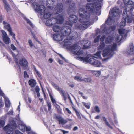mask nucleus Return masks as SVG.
Masks as SVG:
<instances>
[{
    "label": "nucleus",
    "instance_id": "nucleus-18",
    "mask_svg": "<svg viewBox=\"0 0 134 134\" xmlns=\"http://www.w3.org/2000/svg\"><path fill=\"white\" fill-rule=\"evenodd\" d=\"M115 27L114 26H111L109 27H105L102 30L103 32H106L109 31L110 32L113 31L115 29Z\"/></svg>",
    "mask_w": 134,
    "mask_h": 134
},
{
    "label": "nucleus",
    "instance_id": "nucleus-51",
    "mask_svg": "<svg viewBox=\"0 0 134 134\" xmlns=\"http://www.w3.org/2000/svg\"><path fill=\"white\" fill-rule=\"evenodd\" d=\"M11 48L13 50H15L16 49V48L15 46L12 44L11 45Z\"/></svg>",
    "mask_w": 134,
    "mask_h": 134
},
{
    "label": "nucleus",
    "instance_id": "nucleus-22",
    "mask_svg": "<svg viewBox=\"0 0 134 134\" xmlns=\"http://www.w3.org/2000/svg\"><path fill=\"white\" fill-rule=\"evenodd\" d=\"M113 40V38L110 36H108L106 39L105 43L106 44H111Z\"/></svg>",
    "mask_w": 134,
    "mask_h": 134
},
{
    "label": "nucleus",
    "instance_id": "nucleus-52",
    "mask_svg": "<svg viewBox=\"0 0 134 134\" xmlns=\"http://www.w3.org/2000/svg\"><path fill=\"white\" fill-rule=\"evenodd\" d=\"M24 77L25 78L26 77H27V78L29 77V76L28 75V74L27 72L26 71H25L24 72Z\"/></svg>",
    "mask_w": 134,
    "mask_h": 134
},
{
    "label": "nucleus",
    "instance_id": "nucleus-64",
    "mask_svg": "<svg viewBox=\"0 0 134 134\" xmlns=\"http://www.w3.org/2000/svg\"><path fill=\"white\" fill-rule=\"evenodd\" d=\"M78 129V127L77 126H75L73 129V130L74 131H75Z\"/></svg>",
    "mask_w": 134,
    "mask_h": 134
},
{
    "label": "nucleus",
    "instance_id": "nucleus-12",
    "mask_svg": "<svg viewBox=\"0 0 134 134\" xmlns=\"http://www.w3.org/2000/svg\"><path fill=\"white\" fill-rule=\"evenodd\" d=\"M81 44L83 46V49H86L90 48L91 44V42L86 40H82L81 42Z\"/></svg>",
    "mask_w": 134,
    "mask_h": 134
},
{
    "label": "nucleus",
    "instance_id": "nucleus-48",
    "mask_svg": "<svg viewBox=\"0 0 134 134\" xmlns=\"http://www.w3.org/2000/svg\"><path fill=\"white\" fill-rule=\"evenodd\" d=\"M10 127V125H7L3 127V129L5 131L7 130Z\"/></svg>",
    "mask_w": 134,
    "mask_h": 134
},
{
    "label": "nucleus",
    "instance_id": "nucleus-17",
    "mask_svg": "<svg viewBox=\"0 0 134 134\" xmlns=\"http://www.w3.org/2000/svg\"><path fill=\"white\" fill-rule=\"evenodd\" d=\"M3 25H4V29L7 30L9 32L12 31V28L9 24L5 21H3Z\"/></svg>",
    "mask_w": 134,
    "mask_h": 134
},
{
    "label": "nucleus",
    "instance_id": "nucleus-57",
    "mask_svg": "<svg viewBox=\"0 0 134 134\" xmlns=\"http://www.w3.org/2000/svg\"><path fill=\"white\" fill-rule=\"evenodd\" d=\"M4 106V103L2 102V100L0 99V108L3 107Z\"/></svg>",
    "mask_w": 134,
    "mask_h": 134
},
{
    "label": "nucleus",
    "instance_id": "nucleus-47",
    "mask_svg": "<svg viewBox=\"0 0 134 134\" xmlns=\"http://www.w3.org/2000/svg\"><path fill=\"white\" fill-rule=\"evenodd\" d=\"M5 125L4 121L3 120L0 121V128L3 127Z\"/></svg>",
    "mask_w": 134,
    "mask_h": 134
},
{
    "label": "nucleus",
    "instance_id": "nucleus-20",
    "mask_svg": "<svg viewBox=\"0 0 134 134\" xmlns=\"http://www.w3.org/2000/svg\"><path fill=\"white\" fill-rule=\"evenodd\" d=\"M29 85L32 87H34L36 85V82L35 80L34 79H31L28 81Z\"/></svg>",
    "mask_w": 134,
    "mask_h": 134
},
{
    "label": "nucleus",
    "instance_id": "nucleus-34",
    "mask_svg": "<svg viewBox=\"0 0 134 134\" xmlns=\"http://www.w3.org/2000/svg\"><path fill=\"white\" fill-rule=\"evenodd\" d=\"M34 68L35 72L37 74V75L38 76V77L40 79H42V78L41 74L36 69L35 67H34Z\"/></svg>",
    "mask_w": 134,
    "mask_h": 134
},
{
    "label": "nucleus",
    "instance_id": "nucleus-56",
    "mask_svg": "<svg viewBox=\"0 0 134 134\" xmlns=\"http://www.w3.org/2000/svg\"><path fill=\"white\" fill-rule=\"evenodd\" d=\"M68 98H69V101H70V102L71 103V105H72V106L74 107V104H73V103L72 102V101L71 99V98H70V97L69 96L68 97Z\"/></svg>",
    "mask_w": 134,
    "mask_h": 134
},
{
    "label": "nucleus",
    "instance_id": "nucleus-30",
    "mask_svg": "<svg viewBox=\"0 0 134 134\" xmlns=\"http://www.w3.org/2000/svg\"><path fill=\"white\" fill-rule=\"evenodd\" d=\"M126 22L125 21H122L120 23L119 26L121 28H123L126 25Z\"/></svg>",
    "mask_w": 134,
    "mask_h": 134
},
{
    "label": "nucleus",
    "instance_id": "nucleus-5",
    "mask_svg": "<svg viewBox=\"0 0 134 134\" xmlns=\"http://www.w3.org/2000/svg\"><path fill=\"white\" fill-rule=\"evenodd\" d=\"M125 4L126 5L125 11L127 12L129 14L134 16V2L129 0Z\"/></svg>",
    "mask_w": 134,
    "mask_h": 134
},
{
    "label": "nucleus",
    "instance_id": "nucleus-16",
    "mask_svg": "<svg viewBox=\"0 0 134 134\" xmlns=\"http://www.w3.org/2000/svg\"><path fill=\"white\" fill-rule=\"evenodd\" d=\"M111 12L112 15L114 17H116L119 14V10L117 7H115L112 8Z\"/></svg>",
    "mask_w": 134,
    "mask_h": 134
},
{
    "label": "nucleus",
    "instance_id": "nucleus-6",
    "mask_svg": "<svg viewBox=\"0 0 134 134\" xmlns=\"http://www.w3.org/2000/svg\"><path fill=\"white\" fill-rule=\"evenodd\" d=\"M114 51H103L102 55L103 57L105 58L102 59V62H107L111 59L115 54Z\"/></svg>",
    "mask_w": 134,
    "mask_h": 134
},
{
    "label": "nucleus",
    "instance_id": "nucleus-38",
    "mask_svg": "<svg viewBox=\"0 0 134 134\" xmlns=\"http://www.w3.org/2000/svg\"><path fill=\"white\" fill-rule=\"evenodd\" d=\"M100 37V35H99L97 36L94 39V43H96L98 42H99Z\"/></svg>",
    "mask_w": 134,
    "mask_h": 134
},
{
    "label": "nucleus",
    "instance_id": "nucleus-54",
    "mask_svg": "<svg viewBox=\"0 0 134 134\" xmlns=\"http://www.w3.org/2000/svg\"><path fill=\"white\" fill-rule=\"evenodd\" d=\"M28 42L30 46L31 47L33 46V44L31 40H29L28 41Z\"/></svg>",
    "mask_w": 134,
    "mask_h": 134
},
{
    "label": "nucleus",
    "instance_id": "nucleus-41",
    "mask_svg": "<svg viewBox=\"0 0 134 134\" xmlns=\"http://www.w3.org/2000/svg\"><path fill=\"white\" fill-rule=\"evenodd\" d=\"M9 33V34L12 36V38L14 40H16V37H15V34L14 33H13L12 31H11V32H10Z\"/></svg>",
    "mask_w": 134,
    "mask_h": 134
},
{
    "label": "nucleus",
    "instance_id": "nucleus-26",
    "mask_svg": "<svg viewBox=\"0 0 134 134\" xmlns=\"http://www.w3.org/2000/svg\"><path fill=\"white\" fill-rule=\"evenodd\" d=\"M101 52V51H98V52L94 54V56L93 57L97 58H101L100 55Z\"/></svg>",
    "mask_w": 134,
    "mask_h": 134
},
{
    "label": "nucleus",
    "instance_id": "nucleus-40",
    "mask_svg": "<svg viewBox=\"0 0 134 134\" xmlns=\"http://www.w3.org/2000/svg\"><path fill=\"white\" fill-rule=\"evenodd\" d=\"M48 108V110L49 111H50L51 109V103L48 102L47 101L46 102Z\"/></svg>",
    "mask_w": 134,
    "mask_h": 134
},
{
    "label": "nucleus",
    "instance_id": "nucleus-58",
    "mask_svg": "<svg viewBox=\"0 0 134 134\" xmlns=\"http://www.w3.org/2000/svg\"><path fill=\"white\" fill-rule=\"evenodd\" d=\"M26 130V131H30L31 130V129L30 127H28L26 126H25Z\"/></svg>",
    "mask_w": 134,
    "mask_h": 134
},
{
    "label": "nucleus",
    "instance_id": "nucleus-37",
    "mask_svg": "<svg viewBox=\"0 0 134 134\" xmlns=\"http://www.w3.org/2000/svg\"><path fill=\"white\" fill-rule=\"evenodd\" d=\"M4 7L5 9H6L7 12H8V11H9L10 9L9 7V4H8L5 3V5H4Z\"/></svg>",
    "mask_w": 134,
    "mask_h": 134
},
{
    "label": "nucleus",
    "instance_id": "nucleus-32",
    "mask_svg": "<svg viewBox=\"0 0 134 134\" xmlns=\"http://www.w3.org/2000/svg\"><path fill=\"white\" fill-rule=\"evenodd\" d=\"M117 48V45L116 43H114L111 47V50L110 49H105L104 50H116V49Z\"/></svg>",
    "mask_w": 134,
    "mask_h": 134
},
{
    "label": "nucleus",
    "instance_id": "nucleus-60",
    "mask_svg": "<svg viewBox=\"0 0 134 134\" xmlns=\"http://www.w3.org/2000/svg\"><path fill=\"white\" fill-rule=\"evenodd\" d=\"M3 19V18L2 17V15H1L0 16V23L2 22Z\"/></svg>",
    "mask_w": 134,
    "mask_h": 134
},
{
    "label": "nucleus",
    "instance_id": "nucleus-7",
    "mask_svg": "<svg viewBox=\"0 0 134 134\" xmlns=\"http://www.w3.org/2000/svg\"><path fill=\"white\" fill-rule=\"evenodd\" d=\"M131 16H132L129 14L127 12L124 10L122 17L124 20L126 22L127 21V23H131L132 22L133 19Z\"/></svg>",
    "mask_w": 134,
    "mask_h": 134
},
{
    "label": "nucleus",
    "instance_id": "nucleus-35",
    "mask_svg": "<svg viewBox=\"0 0 134 134\" xmlns=\"http://www.w3.org/2000/svg\"><path fill=\"white\" fill-rule=\"evenodd\" d=\"M91 81L92 79L90 78H85L82 79V81H84L86 82H90Z\"/></svg>",
    "mask_w": 134,
    "mask_h": 134
},
{
    "label": "nucleus",
    "instance_id": "nucleus-21",
    "mask_svg": "<svg viewBox=\"0 0 134 134\" xmlns=\"http://www.w3.org/2000/svg\"><path fill=\"white\" fill-rule=\"evenodd\" d=\"M102 119L106 125L109 127L111 129H113V127H112L111 126V125L107 121L106 118L105 117H102Z\"/></svg>",
    "mask_w": 134,
    "mask_h": 134
},
{
    "label": "nucleus",
    "instance_id": "nucleus-25",
    "mask_svg": "<svg viewBox=\"0 0 134 134\" xmlns=\"http://www.w3.org/2000/svg\"><path fill=\"white\" fill-rule=\"evenodd\" d=\"M43 14V17L45 19H47L50 18L51 15V14L50 13V12H48L46 13L45 12H44Z\"/></svg>",
    "mask_w": 134,
    "mask_h": 134
},
{
    "label": "nucleus",
    "instance_id": "nucleus-3",
    "mask_svg": "<svg viewBox=\"0 0 134 134\" xmlns=\"http://www.w3.org/2000/svg\"><path fill=\"white\" fill-rule=\"evenodd\" d=\"M70 53L74 56H78L76 57L77 59L85 63H89L97 67H100L101 65L99 61L96 60L93 57H91V55L88 54L87 51H70Z\"/></svg>",
    "mask_w": 134,
    "mask_h": 134
},
{
    "label": "nucleus",
    "instance_id": "nucleus-13",
    "mask_svg": "<svg viewBox=\"0 0 134 134\" xmlns=\"http://www.w3.org/2000/svg\"><path fill=\"white\" fill-rule=\"evenodd\" d=\"M19 64L25 69H26L28 67V62L24 58H22L20 59L19 61Z\"/></svg>",
    "mask_w": 134,
    "mask_h": 134
},
{
    "label": "nucleus",
    "instance_id": "nucleus-45",
    "mask_svg": "<svg viewBox=\"0 0 134 134\" xmlns=\"http://www.w3.org/2000/svg\"><path fill=\"white\" fill-rule=\"evenodd\" d=\"M82 103L85 107L87 109H89L90 108V106L88 103H86L85 102H83Z\"/></svg>",
    "mask_w": 134,
    "mask_h": 134
},
{
    "label": "nucleus",
    "instance_id": "nucleus-39",
    "mask_svg": "<svg viewBox=\"0 0 134 134\" xmlns=\"http://www.w3.org/2000/svg\"><path fill=\"white\" fill-rule=\"evenodd\" d=\"M72 125V123H70L69 124L66 125L64 127V128L65 129H70L71 128V126Z\"/></svg>",
    "mask_w": 134,
    "mask_h": 134
},
{
    "label": "nucleus",
    "instance_id": "nucleus-27",
    "mask_svg": "<svg viewBox=\"0 0 134 134\" xmlns=\"http://www.w3.org/2000/svg\"><path fill=\"white\" fill-rule=\"evenodd\" d=\"M4 99L5 107L7 108L9 107L10 105V103L9 99L7 98H5Z\"/></svg>",
    "mask_w": 134,
    "mask_h": 134
},
{
    "label": "nucleus",
    "instance_id": "nucleus-55",
    "mask_svg": "<svg viewBox=\"0 0 134 134\" xmlns=\"http://www.w3.org/2000/svg\"><path fill=\"white\" fill-rule=\"evenodd\" d=\"M65 110L66 111V112L68 113L69 114H71L72 113L70 111L69 109L68 108H65Z\"/></svg>",
    "mask_w": 134,
    "mask_h": 134
},
{
    "label": "nucleus",
    "instance_id": "nucleus-44",
    "mask_svg": "<svg viewBox=\"0 0 134 134\" xmlns=\"http://www.w3.org/2000/svg\"><path fill=\"white\" fill-rule=\"evenodd\" d=\"M50 96L51 101L52 103L53 104H56V101L53 98L52 96L51 95H50Z\"/></svg>",
    "mask_w": 134,
    "mask_h": 134
},
{
    "label": "nucleus",
    "instance_id": "nucleus-1",
    "mask_svg": "<svg viewBox=\"0 0 134 134\" xmlns=\"http://www.w3.org/2000/svg\"><path fill=\"white\" fill-rule=\"evenodd\" d=\"M100 3H88L86 4V8L87 11L84 8H80L79 10L80 18L79 21L81 23L80 24H76L75 27L78 29L84 30L86 29L89 24V21L90 16V13H96L100 8Z\"/></svg>",
    "mask_w": 134,
    "mask_h": 134
},
{
    "label": "nucleus",
    "instance_id": "nucleus-8",
    "mask_svg": "<svg viewBox=\"0 0 134 134\" xmlns=\"http://www.w3.org/2000/svg\"><path fill=\"white\" fill-rule=\"evenodd\" d=\"M33 4L35 6H36V8L34 9L35 11L40 13L41 15L43 14V12H45L46 9L44 6L42 5H38L36 3H34Z\"/></svg>",
    "mask_w": 134,
    "mask_h": 134
},
{
    "label": "nucleus",
    "instance_id": "nucleus-50",
    "mask_svg": "<svg viewBox=\"0 0 134 134\" xmlns=\"http://www.w3.org/2000/svg\"><path fill=\"white\" fill-rule=\"evenodd\" d=\"M106 36L105 35H103L100 38V40L102 42H103Z\"/></svg>",
    "mask_w": 134,
    "mask_h": 134
},
{
    "label": "nucleus",
    "instance_id": "nucleus-36",
    "mask_svg": "<svg viewBox=\"0 0 134 134\" xmlns=\"http://www.w3.org/2000/svg\"><path fill=\"white\" fill-rule=\"evenodd\" d=\"M24 19L26 21L27 23L29 24L32 27V26L33 25V24L29 19L26 17L24 18Z\"/></svg>",
    "mask_w": 134,
    "mask_h": 134
},
{
    "label": "nucleus",
    "instance_id": "nucleus-11",
    "mask_svg": "<svg viewBox=\"0 0 134 134\" xmlns=\"http://www.w3.org/2000/svg\"><path fill=\"white\" fill-rule=\"evenodd\" d=\"M2 34V37L4 42L7 44H8L11 41L9 37L7 36L6 33L4 30L1 31Z\"/></svg>",
    "mask_w": 134,
    "mask_h": 134
},
{
    "label": "nucleus",
    "instance_id": "nucleus-61",
    "mask_svg": "<svg viewBox=\"0 0 134 134\" xmlns=\"http://www.w3.org/2000/svg\"><path fill=\"white\" fill-rule=\"evenodd\" d=\"M114 122L115 124L117 125L118 124V121L116 118H114Z\"/></svg>",
    "mask_w": 134,
    "mask_h": 134
},
{
    "label": "nucleus",
    "instance_id": "nucleus-9",
    "mask_svg": "<svg viewBox=\"0 0 134 134\" xmlns=\"http://www.w3.org/2000/svg\"><path fill=\"white\" fill-rule=\"evenodd\" d=\"M54 86L56 89L59 91L62 97L63 98V100L66 101L67 99L66 93L65 91L63 90L61 88L55 84L54 85Z\"/></svg>",
    "mask_w": 134,
    "mask_h": 134
},
{
    "label": "nucleus",
    "instance_id": "nucleus-23",
    "mask_svg": "<svg viewBox=\"0 0 134 134\" xmlns=\"http://www.w3.org/2000/svg\"><path fill=\"white\" fill-rule=\"evenodd\" d=\"M118 32L119 34L121 35L124 34L126 32L125 34V36L127 35V34L128 32V31L127 30H126L125 29H119L118 30Z\"/></svg>",
    "mask_w": 134,
    "mask_h": 134
},
{
    "label": "nucleus",
    "instance_id": "nucleus-46",
    "mask_svg": "<svg viewBox=\"0 0 134 134\" xmlns=\"http://www.w3.org/2000/svg\"><path fill=\"white\" fill-rule=\"evenodd\" d=\"M94 109L95 111L99 113L100 112V110L98 106H96L95 107Z\"/></svg>",
    "mask_w": 134,
    "mask_h": 134
},
{
    "label": "nucleus",
    "instance_id": "nucleus-14",
    "mask_svg": "<svg viewBox=\"0 0 134 134\" xmlns=\"http://www.w3.org/2000/svg\"><path fill=\"white\" fill-rule=\"evenodd\" d=\"M52 36L53 40L55 41H60L63 39V36L59 34H54Z\"/></svg>",
    "mask_w": 134,
    "mask_h": 134
},
{
    "label": "nucleus",
    "instance_id": "nucleus-15",
    "mask_svg": "<svg viewBox=\"0 0 134 134\" xmlns=\"http://www.w3.org/2000/svg\"><path fill=\"white\" fill-rule=\"evenodd\" d=\"M63 5L62 3H58L55 8V10L57 14H59L62 12L63 9Z\"/></svg>",
    "mask_w": 134,
    "mask_h": 134
},
{
    "label": "nucleus",
    "instance_id": "nucleus-28",
    "mask_svg": "<svg viewBox=\"0 0 134 134\" xmlns=\"http://www.w3.org/2000/svg\"><path fill=\"white\" fill-rule=\"evenodd\" d=\"M59 123L60 124H65L67 122V121L62 118L59 119Z\"/></svg>",
    "mask_w": 134,
    "mask_h": 134
},
{
    "label": "nucleus",
    "instance_id": "nucleus-53",
    "mask_svg": "<svg viewBox=\"0 0 134 134\" xmlns=\"http://www.w3.org/2000/svg\"><path fill=\"white\" fill-rule=\"evenodd\" d=\"M59 130H60L62 132L63 134H65L68 133V131H65L62 129H59Z\"/></svg>",
    "mask_w": 134,
    "mask_h": 134
},
{
    "label": "nucleus",
    "instance_id": "nucleus-33",
    "mask_svg": "<svg viewBox=\"0 0 134 134\" xmlns=\"http://www.w3.org/2000/svg\"><path fill=\"white\" fill-rule=\"evenodd\" d=\"M74 79L77 80V81L82 82V79L81 77L79 76H76L74 77Z\"/></svg>",
    "mask_w": 134,
    "mask_h": 134
},
{
    "label": "nucleus",
    "instance_id": "nucleus-49",
    "mask_svg": "<svg viewBox=\"0 0 134 134\" xmlns=\"http://www.w3.org/2000/svg\"><path fill=\"white\" fill-rule=\"evenodd\" d=\"M72 108L74 110L76 113L77 116L80 115L79 113L78 112L77 110L74 107L72 106Z\"/></svg>",
    "mask_w": 134,
    "mask_h": 134
},
{
    "label": "nucleus",
    "instance_id": "nucleus-63",
    "mask_svg": "<svg viewBox=\"0 0 134 134\" xmlns=\"http://www.w3.org/2000/svg\"><path fill=\"white\" fill-rule=\"evenodd\" d=\"M0 95L2 96H4V94L2 92V91L0 90Z\"/></svg>",
    "mask_w": 134,
    "mask_h": 134
},
{
    "label": "nucleus",
    "instance_id": "nucleus-31",
    "mask_svg": "<svg viewBox=\"0 0 134 134\" xmlns=\"http://www.w3.org/2000/svg\"><path fill=\"white\" fill-rule=\"evenodd\" d=\"M105 46V44L104 42L100 43V45L98 47V49H103L104 48Z\"/></svg>",
    "mask_w": 134,
    "mask_h": 134
},
{
    "label": "nucleus",
    "instance_id": "nucleus-19",
    "mask_svg": "<svg viewBox=\"0 0 134 134\" xmlns=\"http://www.w3.org/2000/svg\"><path fill=\"white\" fill-rule=\"evenodd\" d=\"M53 30L55 32H59L62 31L63 30L62 29L59 25H55L53 27Z\"/></svg>",
    "mask_w": 134,
    "mask_h": 134
},
{
    "label": "nucleus",
    "instance_id": "nucleus-42",
    "mask_svg": "<svg viewBox=\"0 0 134 134\" xmlns=\"http://www.w3.org/2000/svg\"><path fill=\"white\" fill-rule=\"evenodd\" d=\"M13 131V129L11 127L6 131L7 133L8 134H10L12 133Z\"/></svg>",
    "mask_w": 134,
    "mask_h": 134
},
{
    "label": "nucleus",
    "instance_id": "nucleus-4",
    "mask_svg": "<svg viewBox=\"0 0 134 134\" xmlns=\"http://www.w3.org/2000/svg\"><path fill=\"white\" fill-rule=\"evenodd\" d=\"M53 19H56V23L60 24H62L64 20L63 17L59 14L55 18H52L47 20L45 23L46 25L49 27L52 26L53 24L52 22V20Z\"/></svg>",
    "mask_w": 134,
    "mask_h": 134
},
{
    "label": "nucleus",
    "instance_id": "nucleus-59",
    "mask_svg": "<svg viewBox=\"0 0 134 134\" xmlns=\"http://www.w3.org/2000/svg\"><path fill=\"white\" fill-rule=\"evenodd\" d=\"M10 53L12 54V55L13 57H15L16 55L14 53V52H13L12 51H10Z\"/></svg>",
    "mask_w": 134,
    "mask_h": 134
},
{
    "label": "nucleus",
    "instance_id": "nucleus-62",
    "mask_svg": "<svg viewBox=\"0 0 134 134\" xmlns=\"http://www.w3.org/2000/svg\"><path fill=\"white\" fill-rule=\"evenodd\" d=\"M58 62L60 64H63V62L62 60L59 59L58 60Z\"/></svg>",
    "mask_w": 134,
    "mask_h": 134
},
{
    "label": "nucleus",
    "instance_id": "nucleus-24",
    "mask_svg": "<svg viewBox=\"0 0 134 134\" xmlns=\"http://www.w3.org/2000/svg\"><path fill=\"white\" fill-rule=\"evenodd\" d=\"M113 19L111 16H109L105 22V23L108 25H111L112 24Z\"/></svg>",
    "mask_w": 134,
    "mask_h": 134
},
{
    "label": "nucleus",
    "instance_id": "nucleus-29",
    "mask_svg": "<svg viewBox=\"0 0 134 134\" xmlns=\"http://www.w3.org/2000/svg\"><path fill=\"white\" fill-rule=\"evenodd\" d=\"M127 49L130 50H134V46L133 43H130L127 47Z\"/></svg>",
    "mask_w": 134,
    "mask_h": 134
},
{
    "label": "nucleus",
    "instance_id": "nucleus-2",
    "mask_svg": "<svg viewBox=\"0 0 134 134\" xmlns=\"http://www.w3.org/2000/svg\"><path fill=\"white\" fill-rule=\"evenodd\" d=\"M64 27L66 28V30L64 31V32L63 33V35L68 36L67 37V39L64 40L63 41V46L66 47L68 49L71 50H80V47L78 44L75 43L71 45V42L70 41V40H73L76 39L78 36V33L76 31H73L71 33V35L69 36L71 32V28L69 27Z\"/></svg>",
    "mask_w": 134,
    "mask_h": 134
},
{
    "label": "nucleus",
    "instance_id": "nucleus-43",
    "mask_svg": "<svg viewBox=\"0 0 134 134\" xmlns=\"http://www.w3.org/2000/svg\"><path fill=\"white\" fill-rule=\"evenodd\" d=\"M94 74L96 76L98 77L100 75V73L99 71H95L94 73Z\"/></svg>",
    "mask_w": 134,
    "mask_h": 134
},
{
    "label": "nucleus",
    "instance_id": "nucleus-10",
    "mask_svg": "<svg viewBox=\"0 0 134 134\" xmlns=\"http://www.w3.org/2000/svg\"><path fill=\"white\" fill-rule=\"evenodd\" d=\"M77 17L75 15H71L69 18V21H66V24L71 26L72 25V23H76L77 20Z\"/></svg>",
    "mask_w": 134,
    "mask_h": 134
}]
</instances>
